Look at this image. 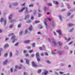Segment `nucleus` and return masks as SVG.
Segmentation results:
<instances>
[{
  "instance_id": "79ce46f5",
  "label": "nucleus",
  "mask_w": 75,
  "mask_h": 75,
  "mask_svg": "<svg viewBox=\"0 0 75 75\" xmlns=\"http://www.w3.org/2000/svg\"><path fill=\"white\" fill-rule=\"evenodd\" d=\"M41 16H42V15L41 13H38V16L39 17H40Z\"/></svg>"
},
{
  "instance_id": "6e6552de",
  "label": "nucleus",
  "mask_w": 75,
  "mask_h": 75,
  "mask_svg": "<svg viewBox=\"0 0 75 75\" xmlns=\"http://www.w3.org/2000/svg\"><path fill=\"white\" fill-rule=\"evenodd\" d=\"M25 10L24 13L26 14V13H29V11H28V8L27 7H24Z\"/></svg>"
},
{
  "instance_id": "a18cd8bd",
  "label": "nucleus",
  "mask_w": 75,
  "mask_h": 75,
  "mask_svg": "<svg viewBox=\"0 0 75 75\" xmlns=\"http://www.w3.org/2000/svg\"><path fill=\"white\" fill-rule=\"evenodd\" d=\"M40 23V21H36L35 22V24H37V23Z\"/></svg>"
},
{
  "instance_id": "9d476101",
  "label": "nucleus",
  "mask_w": 75,
  "mask_h": 75,
  "mask_svg": "<svg viewBox=\"0 0 75 75\" xmlns=\"http://www.w3.org/2000/svg\"><path fill=\"white\" fill-rule=\"evenodd\" d=\"M24 9H25V8L23 7L21 8V10H19L18 12L19 13H22V12L24 10Z\"/></svg>"
},
{
  "instance_id": "c9c22d12",
  "label": "nucleus",
  "mask_w": 75,
  "mask_h": 75,
  "mask_svg": "<svg viewBox=\"0 0 75 75\" xmlns=\"http://www.w3.org/2000/svg\"><path fill=\"white\" fill-rule=\"evenodd\" d=\"M41 69L38 70V74H40V72H41Z\"/></svg>"
},
{
  "instance_id": "69168bd1",
  "label": "nucleus",
  "mask_w": 75,
  "mask_h": 75,
  "mask_svg": "<svg viewBox=\"0 0 75 75\" xmlns=\"http://www.w3.org/2000/svg\"><path fill=\"white\" fill-rule=\"evenodd\" d=\"M27 48H28V49L29 50L30 49H31V47H30V46L28 47H27Z\"/></svg>"
},
{
  "instance_id": "1a4fd4ad",
  "label": "nucleus",
  "mask_w": 75,
  "mask_h": 75,
  "mask_svg": "<svg viewBox=\"0 0 75 75\" xmlns=\"http://www.w3.org/2000/svg\"><path fill=\"white\" fill-rule=\"evenodd\" d=\"M57 32L59 33V35H62V31L61 30H57Z\"/></svg>"
},
{
  "instance_id": "b1692460",
  "label": "nucleus",
  "mask_w": 75,
  "mask_h": 75,
  "mask_svg": "<svg viewBox=\"0 0 75 75\" xmlns=\"http://www.w3.org/2000/svg\"><path fill=\"white\" fill-rule=\"evenodd\" d=\"M13 5L14 6H17V5H18V2H14L13 4Z\"/></svg>"
},
{
  "instance_id": "2eb2a0df",
  "label": "nucleus",
  "mask_w": 75,
  "mask_h": 75,
  "mask_svg": "<svg viewBox=\"0 0 75 75\" xmlns=\"http://www.w3.org/2000/svg\"><path fill=\"white\" fill-rule=\"evenodd\" d=\"M68 25L69 27H72V26H74V24L72 23H69L68 24Z\"/></svg>"
},
{
  "instance_id": "0eeeda50",
  "label": "nucleus",
  "mask_w": 75,
  "mask_h": 75,
  "mask_svg": "<svg viewBox=\"0 0 75 75\" xmlns=\"http://www.w3.org/2000/svg\"><path fill=\"white\" fill-rule=\"evenodd\" d=\"M39 49L41 51H42V50H45V46L44 45H42V47H39Z\"/></svg>"
},
{
  "instance_id": "39448f33",
  "label": "nucleus",
  "mask_w": 75,
  "mask_h": 75,
  "mask_svg": "<svg viewBox=\"0 0 75 75\" xmlns=\"http://www.w3.org/2000/svg\"><path fill=\"white\" fill-rule=\"evenodd\" d=\"M11 40H12V41L13 42V43H14V41H16L17 40V39L16 38V36L14 35L11 37Z\"/></svg>"
},
{
  "instance_id": "f3484780",
  "label": "nucleus",
  "mask_w": 75,
  "mask_h": 75,
  "mask_svg": "<svg viewBox=\"0 0 75 75\" xmlns=\"http://www.w3.org/2000/svg\"><path fill=\"white\" fill-rule=\"evenodd\" d=\"M53 3L54 4H56V5H58L59 4L58 2L57 1H53Z\"/></svg>"
},
{
  "instance_id": "a211bd4d",
  "label": "nucleus",
  "mask_w": 75,
  "mask_h": 75,
  "mask_svg": "<svg viewBox=\"0 0 75 75\" xmlns=\"http://www.w3.org/2000/svg\"><path fill=\"white\" fill-rule=\"evenodd\" d=\"M48 74V71H46L42 73V74L45 75H46Z\"/></svg>"
},
{
  "instance_id": "13d9d810",
  "label": "nucleus",
  "mask_w": 75,
  "mask_h": 75,
  "mask_svg": "<svg viewBox=\"0 0 75 75\" xmlns=\"http://www.w3.org/2000/svg\"><path fill=\"white\" fill-rule=\"evenodd\" d=\"M44 10H46L47 9V7H46V6H44Z\"/></svg>"
},
{
  "instance_id": "423d86ee",
  "label": "nucleus",
  "mask_w": 75,
  "mask_h": 75,
  "mask_svg": "<svg viewBox=\"0 0 75 75\" xmlns=\"http://www.w3.org/2000/svg\"><path fill=\"white\" fill-rule=\"evenodd\" d=\"M22 67V65H21L20 66H15L16 69H14V71H16L17 70L16 69H21V67Z\"/></svg>"
},
{
  "instance_id": "393cba45",
  "label": "nucleus",
  "mask_w": 75,
  "mask_h": 75,
  "mask_svg": "<svg viewBox=\"0 0 75 75\" xmlns=\"http://www.w3.org/2000/svg\"><path fill=\"white\" fill-rule=\"evenodd\" d=\"M52 54L53 55H55L56 53L55 52V51L54 50H52Z\"/></svg>"
},
{
  "instance_id": "8fccbe9b",
  "label": "nucleus",
  "mask_w": 75,
  "mask_h": 75,
  "mask_svg": "<svg viewBox=\"0 0 75 75\" xmlns=\"http://www.w3.org/2000/svg\"><path fill=\"white\" fill-rule=\"evenodd\" d=\"M32 45L33 46V47H34L35 46V43H34Z\"/></svg>"
},
{
  "instance_id": "4d7b16f0",
  "label": "nucleus",
  "mask_w": 75,
  "mask_h": 75,
  "mask_svg": "<svg viewBox=\"0 0 75 75\" xmlns=\"http://www.w3.org/2000/svg\"><path fill=\"white\" fill-rule=\"evenodd\" d=\"M13 21H14V20L12 19L10 21V23H12V22H13Z\"/></svg>"
},
{
  "instance_id": "a878e982",
  "label": "nucleus",
  "mask_w": 75,
  "mask_h": 75,
  "mask_svg": "<svg viewBox=\"0 0 75 75\" xmlns=\"http://www.w3.org/2000/svg\"><path fill=\"white\" fill-rule=\"evenodd\" d=\"M14 25L13 24H11L10 25L9 28H11L13 27V25Z\"/></svg>"
},
{
  "instance_id": "9b49d317",
  "label": "nucleus",
  "mask_w": 75,
  "mask_h": 75,
  "mask_svg": "<svg viewBox=\"0 0 75 75\" xmlns=\"http://www.w3.org/2000/svg\"><path fill=\"white\" fill-rule=\"evenodd\" d=\"M32 65L33 67H37V65L35 64L34 62H33L32 63Z\"/></svg>"
},
{
  "instance_id": "f03ea898",
  "label": "nucleus",
  "mask_w": 75,
  "mask_h": 75,
  "mask_svg": "<svg viewBox=\"0 0 75 75\" xmlns=\"http://www.w3.org/2000/svg\"><path fill=\"white\" fill-rule=\"evenodd\" d=\"M48 40L49 41H52V44H53L54 46H56L57 45V43H56V42L54 39L52 38H51V40L50 39V38H48Z\"/></svg>"
},
{
  "instance_id": "c85d7f7f",
  "label": "nucleus",
  "mask_w": 75,
  "mask_h": 75,
  "mask_svg": "<svg viewBox=\"0 0 75 75\" xmlns=\"http://www.w3.org/2000/svg\"><path fill=\"white\" fill-rule=\"evenodd\" d=\"M65 40H67V41H69V40H70V38H68V39H67V38L66 37L65 38Z\"/></svg>"
},
{
  "instance_id": "5fc2aeb1",
  "label": "nucleus",
  "mask_w": 75,
  "mask_h": 75,
  "mask_svg": "<svg viewBox=\"0 0 75 75\" xmlns=\"http://www.w3.org/2000/svg\"><path fill=\"white\" fill-rule=\"evenodd\" d=\"M72 41H71V42L69 43L68 44V45H71L72 44Z\"/></svg>"
},
{
  "instance_id": "cd10ccee",
  "label": "nucleus",
  "mask_w": 75,
  "mask_h": 75,
  "mask_svg": "<svg viewBox=\"0 0 75 75\" xmlns=\"http://www.w3.org/2000/svg\"><path fill=\"white\" fill-rule=\"evenodd\" d=\"M58 44L59 46H61L62 45V43L61 42H58Z\"/></svg>"
},
{
  "instance_id": "680f3d73",
  "label": "nucleus",
  "mask_w": 75,
  "mask_h": 75,
  "mask_svg": "<svg viewBox=\"0 0 75 75\" xmlns=\"http://www.w3.org/2000/svg\"><path fill=\"white\" fill-rule=\"evenodd\" d=\"M31 20H33V19H34V17H33V16H32L31 17Z\"/></svg>"
},
{
  "instance_id": "4be33fe9",
  "label": "nucleus",
  "mask_w": 75,
  "mask_h": 75,
  "mask_svg": "<svg viewBox=\"0 0 75 75\" xmlns=\"http://www.w3.org/2000/svg\"><path fill=\"white\" fill-rule=\"evenodd\" d=\"M8 47V44H6L4 46V48H6Z\"/></svg>"
},
{
  "instance_id": "f8f14e48",
  "label": "nucleus",
  "mask_w": 75,
  "mask_h": 75,
  "mask_svg": "<svg viewBox=\"0 0 75 75\" xmlns=\"http://www.w3.org/2000/svg\"><path fill=\"white\" fill-rule=\"evenodd\" d=\"M63 52H64V51L62 50H59L57 51V53L59 54H62Z\"/></svg>"
},
{
  "instance_id": "f257e3e1",
  "label": "nucleus",
  "mask_w": 75,
  "mask_h": 75,
  "mask_svg": "<svg viewBox=\"0 0 75 75\" xmlns=\"http://www.w3.org/2000/svg\"><path fill=\"white\" fill-rule=\"evenodd\" d=\"M48 20H49L50 21L51 20V19L50 18H47V19H45V21H44V23L45 24V25L46 28L47 30H48L49 28L48 25H47V22H48Z\"/></svg>"
},
{
  "instance_id": "72a5a7b5",
  "label": "nucleus",
  "mask_w": 75,
  "mask_h": 75,
  "mask_svg": "<svg viewBox=\"0 0 75 75\" xmlns=\"http://www.w3.org/2000/svg\"><path fill=\"white\" fill-rule=\"evenodd\" d=\"M67 8L68 9H69L71 8V6H70V5H69V4H68L67 5Z\"/></svg>"
},
{
  "instance_id": "774afa93",
  "label": "nucleus",
  "mask_w": 75,
  "mask_h": 75,
  "mask_svg": "<svg viewBox=\"0 0 75 75\" xmlns=\"http://www.w3.org/2000/svg\"><path fill=\"white\" fill-rule=\"evenodd\" d=\"M3 51V49L2 48H1L0 49V52H1V51Z\"/></svg>"
},
{
  "instance_id": "bf43d9fd",
  "label": "nucleus",
  "mask_w": 75,
  "mask_h": 75,
  "mask_svg": "<svg viewBox=\"0 0 75 75\" xmlns=\"http://www.w3.org/2000/svg\"><path fill=\"white\" fill-rule=\"evenodd\" d=\"M47 62L48 64H50V63H51V62H50V61L49 60L47 61Z\"/></svg>"
},
{
  "instance_id": "bb28decb",
  "label": "nucleus",
  "mask_w": 75,
  "mask_h": 75,
  "mask_svg": "<svg viewBox=\"0 0 75 75\" xmlns=\"http://www.w3.org/2000/svg\"><path fill=\"white\" fill-rule=\"evenodd\" d=\"M30 42V40H27L25 41V42L27 44L28 43H29V42Z\"/></svg>"
},
{
  "instance_id": "4c0bfd02",
  "label": "nucleus",
  "mask_w": 75,
  "mask_h": 75,
  "mask_svg": "<svg viewBox=\"0 0 75 75\" xmlns=\"http://www.w3.org/2000/svg\"><path fill=\"white\" fill-rule=\"evenodd\" d=\"M8 55V54L7 53H5L4 55V57H7Z\"/></svg>"
},
{
  "instance_id": "49530a36",
  "label": "nucleus",
  "mask_w": 75,
  "mask_h": 75,
  "mask_svg": "<svg viewBox=\"0 0 75 75\" xmlns=\"http://www.w3.org/2000/svg\"><path fill=\"white\" fill-rule=\"evenodd\" d=\"M36 13H37V11H36L35 10L34 11V12L33 13V14L34 15H35V14H36Z\"/></svg>"
},
{
  "instance_id": "58836bf2",
  "label": "nucleus",
  "mask_w": 75,
  "mask_h": 75,
  "mask_svg": "<svg viewBox=\"0 0 75 75\" xmlns=\"http://www.w3.org/2000/svg\"><path fill=\"white\" fill-rule=\"evenodd\" d=\"M33 6H34V4H31L29 5V7H33Z\"/></svg>"
},
{
  "instance_id": "f704fd0d",
  "label": "nucleus",
  "mask_w": 75,
  "mask_h": 75,
  "mask_svg": "<svg viewBox=\"0 0 75 75\" xmlns=\"http://www.w3.org/2000/svg\"><path fill=\"white\" fill-rule=\"evenodd\" d=\"M13 35H14L13 33H10L8 35V36H12Z\"/></svg>"
},
{
  "instance_id": "5701e85b",
  "label": "nucleus",
  "mask_w": 75,
  "mask_h": 75,
  "mask_svg": "<svg viewBox=\"0 0 75 75\" xmlns=\"http://www.w3.org/2000/svg\"><path fill=\"white\" fill-rule=\"evenodd\" d=\"M26 60V64H29V60L28 59H25Z\"/></svg>"
},
{
  "instance_id": "3c124183",
  "label": "nucleus",
  "mask_w": 75,
  "mask_h": 75,
  "mask_svg": "<svg viewBox=\"0 0 75 75\" xmlns=\"http://www.w3.org/2000/svg\"><path fill=\"white\" fill-rule=\"evenodd\" d=\"M33 50H30L29 51V53H32L33 52Z\"/></svg>"
},
{
  "instance_id": "e433bc0d",
  "label": "nucleus",
  "mask_w": 75,
  "mask_h": 75,
  "mask_svg": "<svg viewBox=\"0 0 75 75\" xmlns=\"http://www.w3.org/2000/svg\"><path fill=\"white\" fill-rule=\"evenodd\" d=\"M12 55H13L12 53L11 52L9 54V57H12Z\"/></svg>"
},
{
  "instance_id": "09e8293b",
  "label": "nucleus",
  "mask_w": 75,
  "mask_h": 75,
  "mask_svg": "<svg viewBox=\"0 0 75 75\" xmlns=\"http://www.w3.org/2000/svg\"><path fill=\"white\" fill-rule=\"evenodd\" d=\"M27 51L26 50H24L23 51V53H24V54H25V53H27Z\"/></svg>"
},
{
  "instance_id": "c756f323",
  "label": "nucleus",
  "mask_w": 75,
  "mask_h": 75,
  "mask_svg": "<svg viewBox=\"0 0 75 75\" xmlns=\"http://www.w3.org/2000/svg\"><path fill=\"white\" fill-rule=\"evenodd\" d=\"M28 32V30L27 29H26L25 31V34H27V33Z\"/></svg>"
},
{
  "instance_id": "dca6fc26",
  "label": "nucleus",
  "mask_w": 75,
  "mask_h": 75,
  "mask_svg": "<svg viewBox=\"0 0 75 75\" xmlns=\"http://www.w3.org/2000/svg\"><path fill=\"white\" fill-rule=\"evenodd\" d=\"M59 18L60 21H62V16L61 15H59L58 16Z\"/></svg>"
},
{
  "instance_id": "ddd939ff",
  "label": "nucleus",
  "mask_w": 75,
  "mask_h": 75,
  "mask_svg": "<svg viewBox=\"0 0 75 75\" xmlns=\"http://www.w3.org/2000/svg\"><path fill=\"white\" fill-rule=\"evenodd\" d=\"M28 29L30 31H31L33 30V27L31 25H30L29 26V28Z\"/></svg>"
},
{
  "instance_id": "a19ab883",
  "label": "nucleus",
  "mask_w": 75,
  "mask_h": 75,
  "mask_svg": "<svg viewBox=\"0 0 75 75\" xmlns=\"http://www.w3.org/2000/svg\"><path fill=\"white\" fill-rule=\"evenodd\" d=\"M71 14V13H67V16H70V15Z\"/></svg>"
},
{
  "instance_id": "7c9ffc66",
  "label": "nucleus",
  "mask_w": 75,
  "mask_h": 75,
  "mask_svg": "<svg viewBox=\"0 0 75 75\" xmlns=\"http://www.w3.org/2000/svg\"><path fill=\"white\" fill-rule=\"evenodd\" d=\"M73 30H74V28H72L70 29V30H69V32H72V31Z\"/></svg>"
},
{
  "instance_id": "0e129e2a",
  "label": "nucleus",
  "mask_w": 75,
  "mask_h": 75,
  "mask_svg": "<svg viewBox=\"0 0 75 75\" xmlns=\"http://www.w3.org/2000/svg\"><path fill=\"white\" fill-rule=\"evenodd\" d=\"M10 71H11V73L13 72V69L11 68Z\"/></svg>"
},
{
  "instance_id": "473e14b6",
  "label": "nucleus",
  "mask_w": 75,
  "mask_h": 75,
  "mask_svg": "<svg viewBox=\"0 0 75 75\" xmlns=\"http://www.w3.org/2000/svg\"><path fill=\"white\" fill-rule=\"evenodd\" d=\"M22 34H23V33L22 32V31H20L19 32V35L20 36L22 35Z\"/></svg>"
},
{
  "instance_id": "4468645a",
  "label": "nucleus",
  "mask_w": 75,
  "mask_h": 75,
  "mask_svg": "<svg viewBox=\"0 0 75 75\" xmlns=\"http://www.w3.org/2000/svg\"><path fill=\"white\" fill-rule=\"evenodd\" d=\"M29 17H30L29 15H28L25 16V20H27V19H28V18H29Z\"/></svg>"
},
{
  "instance_id": "338daca9",
  "label": "nucleus",
  "mask_w": 75,
  "mask_h": 75,
  "mask_svg": "<svg viewBox=\"0 0 75 75\" xmlns=\"http://www.w3.org/2000/svg\"><path fill=\"white\" fill-rule=\"evenodd\" d=\"M60 65L61 66H64V65H65V64H60Z\"/></svg>"
},
{
  "instance_id": "6e6d98bb",
  "label": "nucleus",
  "mask_w": 75,
  "mask_h": 75,
  "mask_svg": "<svg viewBox=\"0 0 75 75\" xmlns=\"http://www.w3.org/2000/svg\"><path fill=\"white\" fill-rule=\"evenodd\" d=\"M37 34H40V35H41V33L40 32H38Z\"/></svg>"
},
{
  "instance_id": "052dcab7",
  "label": "nucleus",
  "mask_w": 75,
  "mask_h": 75,
  "mask_svg": "<svg viewBox=\"0 0 75 75\" xmlns=\"http://www.w3.org/2000/svg\"><path fill=\"white\" fill-rule=\"evenodd\" d=\"M48 5L49 6H52V4L50 3H49L48 4Z\"/></svg>"
},
{
  "instance_id": "de8ad7c7",
  "label": "nucleus",
  "mask_w": 75,
  "mask_h": 75,
  "mask_svg": "<svg viewBox=\"0 0 75 75\" xmlns=\"http://www.w3.org/2000/svg\"><path fill=\"white\" fill-rule=\"evenodd\" d=\"M59 73L60 75H62V74H64V72L60 71H59Z\"/></svg>"
},
{
  "instance_id": "aec40b11",
  "label": "nucleus",
  "mask_w": 75,
  "mask_h": 75,
  "mask_svg": "<svg viewBox=\"0 0 75 75\" xmlns=\"http://www.w3.org/2000/svg\"><path fill=\"white\" fill-rule=\"evenodd\" d=\"M7 62H8V61H7V60H5L3 63V64L4 65H6L7 64Z\"/></svg>"
},
{
  "instance_id": "c03bdc74",
  "label": "nucleus",
  "mask_w": 75,
  "mask_h": 75,
  "mask_svg": "<svg viewBox=\"0 0 75 75\" xmlns=\"http://www.w3.org/2000/svg\"><path fill=\"white\" fill-rule=\"evenodd\" d=\"M64 48H65V49H66L67 50H68V49H69V47H67V46H65L64 47Z\"/></svg>"
},
{
  "instance_id": "6ab92c4d",
  "label": "nucleus",
  "mask_w": 75,
  "mask_h": 75,
  "mask_svg": "<svg viewBox=\"0 0 75 75\" xmlns=\"http://www.w3.org/2000/svg\"><path fill=\"white\" fill-rule=\"evenodd\" d=\"M13 14H11L8 17V18L10 20H11V19L12 18V17H13Z\"/></svg>"
},
{
  "instance_id": "864d4df0",
  "label": "nucleus",
  "mask_w": 75,
  "mask_h": 75,
  "mask_svg": "<svg viewBox=\"0 0 75 75\" xmlns=\"http://www.w3.org/2000/svg\"><path fill=\"white\" fill-rule=\"evenodd\" d=\"M60 6H61V7H64V5L63 4H62V3H61Z\"/></svg>"
},
{
  "instance_id": "603ef678",
  "label": "nucleus",
  "mask_w": 75,
  "mask_h": 75,
  "mask_svg": "<svg viewBox=\"0 0 75 75\" xmlns=\"http://www.w3.org/2000/svg\"><path fill=\"white\" fill-rule=\"evenodd\" d=\"M54 73L55 74H56V75H58V72H57L56 71H54Z\"/></svg>"
},
{
  "instance_id": "e2e57ef3",
  "label": "nucleus",
  "mask_w": 75,
  "mask_h": 75,
  "mask_svg": "<svg viewBox=\"0 0 75 75\" xmlns=\"http://www.w3.org/2000/svg\"><path fill=\"white\" fill-rule=\"evenodd\" d=\"M28 74H26V72H25L24 73V75H28Z\"/></svg>"
},
{
  "instance_id": "ea45409f",
  "label": "nucleus",
  "mask_w": 75,
  "mask_h": 75,
  "mask_svg": "<svg viewBox=\"0 0 75 75\" xmlns=\"http://www.w3.org/2000/svg\"><path fill=\"white\" fill-rule=\"evenodd\" d=\"M21 27V24H18V28H20Z\"/></svg>"
},
{
  "instance_id": "37998d69",
  "label": "nucleus",
  "mask_w": 75,
  "mask_h": 75,
  "mask_svg": "<svg viewBox=\"0 0 75 75\" xmlns=\"http://www.w3.org/2000/svg\"><path fill=\"white\" fill-rule=\"evenodd\" d=\"M17 55L18 54V52L17 50H16V52L15 53Z\"/></svg>"
},
{
  "instance_id": "412c9836",
  "label": "nucleus",
  "mask_w": 75,
  "mask_h": 75,
  "mask_svg": "<svg viewBox=\"0 0 75 75\" xmlns=\"http://www.w3.org/2000/svg\"><path fill=\"white\" fill-rule=\"evenodd\" d=\"M50 24L52 25L53 27H54V22L52 21H51L50 23Z\"/></svg>"
},
{
  "instance_id": "20e7f679",
  "label": "nucleus",
  "mask_w": 75,
  "mask_h": 75,
  "mask_svg": "<svg viewBox=\"0 0 75 75\" xmlns=\"http://www.w3.org/2000/svg\"><path fill=\"white\" fill-rule=\"evenodd\" d=\"M36 57L38 62H39L40 61V55H39V53L37 52L36 54Z\"/></svg>"
},
{
  "instance_id": "7ed1b4c3",
  "label": "nucleus",
  "mask_w": 75,
  "mask_h": 75,
  "mask_svg": "<svg viewBox=\"0 0 75 75\" xmlns=\"http://www.w3.org/2000/svg\"><path fill=\"white\" fill-rule=\"evenodd\" d=\"M0 21L1 23L4 22V26H6V22H7V21L6 19H4L3 18H1L0 20Z\"/></svg>"
},
{
  "instance_id": "2f4dec72",
  "label": "nucleus",
  "mask_w": 75,
  "mask_h": 75,
  "mask_svg": "<svg viewBox=\"0 0 75 75\" xmlns=\"http://www.w3.org/2000/svg\"><path fill=\"white\" fill-rule=\"evenodd\" d=\"M31 21L30 20H28L26 21V23H31Z\"/></svg>"
}]
</instances>
